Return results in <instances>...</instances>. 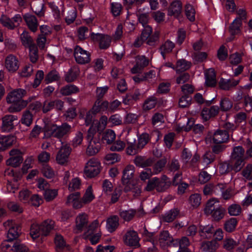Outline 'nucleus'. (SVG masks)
<instances>
[{"label": "nucleus", "mask_w": 252, "mask_h": 252, "mask_svg": "<svg viewBox=\"0 0 252 252\" xmlns=\"http://www.w3.org/2000/svg\"><path fill=\"white\" fill-rule=\"evenodd\" d=\"M26 94L27 91L21 88L15 89L8 93L6 101L12 105L8 108V111L10 113L19 112L35 99V96H32L27 100L22 99Z\"/></svg>", "instance_id": "f257e3e1"}, {"label": "nucleus", "mask_w": 252, "mask_h": 252, "mask_svg": "<svg viewBox=\"0 0 252 252\" xmlns=\"http://www.w3.org/2000/svg\"><path fill=\"white\" fill-rule=\"evenodd\" d=\"M71 127L68 124L64 123L61 126L56 124H46L44 127L45 136L47 137H53L61 139L71 132Z\"/></svg>", "instance_id": "f03ea898"}, {"label": "nucleus", "mask_w": 252, "mask_h": 252, "mask_svg": "<svg viewBox=\"0 0 252 252\" xmlns=\"http://www.w3.org/2000/svg\"><path fill=\"white\" fill-rule=\"evenodd\" d=\"M219 200L217 198H213L209 200L205 208L204 213L207 216L211 215L212 218L216 221L222 219L224 216L225 209L218 203Z\"/></svg>", "instance_id": "7ed1b4c3"}, {"label": "nucleus", "mask_w": 252, "mask_h": 252, "mask_svg": "<svg viewBox=\"0 0 252 252\" xmlns=\"http://www.w3.org/2000/svg\"><path fill=\"white\" fill-rule=\"evenodd\" d=\"M94 135V131L90 128L87 136V139L89 143L87 153L90 156L96 154L100 149V139L98 137L95 136Z\"/></svg>", "instance_id": "20e7f679"}, {"label": "nucleus", "mask_w": 252, "mask_h": 252, "mask_svg": "<svg viewBox=\"0 0 252 252\" xmlns=\"http://www.w3.org/2000/svg\"><path fill=\"white\" fill-rule=\"evenodd\" d=\"M101 164L99 160L94 158L89 159L84 169L85 175L90 178L96 176L100 172Z\"/></svg>", "instance_id": "39448f33"}, {"label": "nucleus", "mask_w": 252, "mask_h": 252, "mask_svg": "<svg viewBox=\"0 0 252 252\" xmlns=\"http://www.w3.org/2000/svg\"><path fill=\"white\" fill-rule=\"evenodd\" d=\"M22 22V18L20 14H16L12 18L5 15H2L0 18L1 25L9 30H13L20 26Z\"/></svg>", "instance_id": "423d86ee"}, {"label": "nucleus", "mask_w": 252, "mask_h": 252, "mask_svg": "<svg viewBox=\"0 0 252 252\" xmlns=\"http://www.w3.org/2000/svg\"><path fill=\"white\" fill-rule=\"evenodd\" d=\"M6 229H8L7 232L8 241H12L18 237L20 231V227L12 220H8L3 223Z\"/></svg>", "instance_id": "0eeeda50"}, {"label": "nucleus", "mask_w": 252, "mask_h": 252, "mask_svg": "<svg viewBox=\"0 0 252 252\" xmlns=\"http://www.w3.org/2000/svg\"><path fill=\"white\" fill-rule=\"evenodd\" d=\"M90 53L81 47L76 46L74 50V56L76 62L81 64L89 63L91 61Z\"/></svg>", "instance_id": "6e6552de"}, {"label": "nucleus", "mask_w": 252, "mask_h": 252, "mask_svg": "<svg viewBox=\"0 0 252 252\" xmlns=\"http://www.w3.org/2000/svg\"><path fill=\"white\" fill-rule=\"evenodd\" d=\"M89 223V217L85 213H79L75 220V227L74 231L75 233H81L85 228H87Z\"/></svg>", "instance_id": "1a4fd4ad"}, {"label": "nucleus", "mask_w": 252, "mask_h": 252, "mask_svg": "<svg viewBox=\"0 0 252 252\" xmlns=\"http://www.w3.org/2000/svg\"><path fill=\"white\" fill-rule=\"evenodd\" d=\"M1 129L3 131L9 132L15 127V123L18 121L17 116L8 114L6 115L1 118Z\"/></svg>", "instance_id": "9d476101"}, {"label": "nucleus", "mask_w": 252, "mask_h": 252, "mask_svg": "<svg viewBox=\"0 0 252 252\" xmlns=\"http://www.w3.org/2000/svg\"><path fill=\"white\" fill-rule=\"evenodd\" d=\"M71 150V148L68 145H63L57 154V162L60 164H63L67 162Z\"/></svg>", "instance_id": "9b49d317"}, {"label": "nucleus", "mask_w": 252, "mask_h": 252, "mask_svg": "<svg viewBox=\"0 0 252 252\" xmlns=\"http://www.w3.org/2000/svg\"><path fill=\"white\" fill-rule=\"evenodd\" d=\"M91 38L95 41L99 42V47L102 49L108 48L110 45L111 39L110 36L101 33H91Z\"/></svg>", "instance_id": "f8f14e48"}, {"label": "nucleus", "mask_w": 252, "mask_h": 252, "mask_svg": "<svg viewBox=\"0 0 252 252\" xmlns=\"http://www.w3.org/2000/svg\"><path fill=\"white\" fill-rule=\"evenodd\" d=\"M155 161V158L153 157L147 158L142 156H136L133 160L136 166L143 168L152 166Z\"/></svg>", "instance_id": "ddd939ff"}, {"label": "nucleus", "mask_w": 252, "mask_h": 252, "mask_svg": "<svg viewBox=\"0 0 252 252\" xmlns=\"http://www.w3.org/2000/svg\"><path fill=\"white\" fill-rule=\"evenodd\" d=\"M5 67L11 72H14L19 67V62L17 58L13 55H8L5 59Z\"/></svg>", "instance_id": "4468645a"}, {"label": "nucleus", "mask_w": 252, "mask_h": 252, "mask_svg": "<svg viewBox=\"0 0 252 252\" xmlns=\"http://www.w3.org/2000/svg\"><path fill=\"white\" fill-rule=\"evenodd\" d=\"M139 239L136 231H127L124 237V242L127 245L138 247L139 246Z\"/></svg>", "instance_id": "2eb2a0df"}, {"label": "nucleus", "mask_w": 252, "mask_h": 252, "mask_svg": "<svg viewBox=\"0 0 252 252\" xmlns=\"http://www.w3.org/2000/svg\"><path fill=\"white\" fill-rule=\"evenodd\" d=\"M135 172V167L132 165H127L124 169L122 181L123 184L125 185L132 182L131 180L133 178Z\"/></svg>", "instance_id": "dca6fc26"}, {"label": "nucleus", "mask_w": 252, "mask_h": 252, "mask_svg": "<svg viewBox=\"0 0 252 252\" xmlns=\"http://www.w3.org/2000/svg\"><path fill=\"white\" fill-rule=\"evenodd\" d=\"M16 138L14 135L2 136L0 137V152L10 147L16 142Z\"/></svg>", "instance_id": "f3484780"}, {"label": "nucleus", "mask_w": 252, "mask_h": 252, "mask_svg": "<svg viewBox=\"0 0 252 252\" xmlns=\"http://www.w3.org/2000/svg\"><path fill=\"white\" fill-rule=\"evenodd\" d=\"M182 11V3L179 0L173 1L168 8V15L178 17Z\"/></svg>", "instance_id": "a211bd4d"}, {"label": "nucleus", "mask_w": 252, "mask_h": 252, "mask_svg": "<svg viewBox=\"0 0 252 252\" xmlns=\"http://www.w3.org/2000/svg\"><path fill=\"white\" fill-rule=\"evenodd\" d=\"M23 18L29 29L32 32H35L38 26V23L36 17L30 14H26Z\"/></svg>", "instance_id": "6ab92c4d"}, {"label": "nucleus", "mask_w": 252, "mask_h": 252, "mask_svg": "<svg viewBox=\"0 0 252 252\" xmlns=\"http://www.w3.org/2000/svg\"><path fill=\"white\" fill-rule=\"evenodd\" d=\"M229 137V134L227 131H223L222 129H218L213 136V142L215 143H221L227 141Z\"/></svg>", "instance_id": "aec40b11"}, {"label": "nucleus", "mask_w": 252, "mask_h": 252, "mask_svg": "<svg viewBox=\"0 0 252 252\" xmlns=\"http://www.w3.org/2000/svg\"><path fill=\"white\" fill-rule=\"evenodd\" d=\"M239 83V80H234V79H225L221 78L219 84L220 87L224 90H228L232 87L237 86Z\"/></svg>", "instance_id": "412c9836"}, {"label": "nucleus", "mask_w": 252, "mask_h": 252, "mask_svg": "<svg viewBox=\"0 0 252 252\" xmlns=\"http://www.w3.org/2000/svg\"><path fill=\"white\" fill-rule=\"evenodd\" d=\"M119 219L117 216L114 215L108 218L106 220V228L110 232L116 230L119 226Z\"/></svg>", "instance_id": "4be33fe9"}, {"label": "nucleus", "mask_w": 252, "mask_h": 252, "mask_svg": "<svg viewBox=\"0 0 252 252\" xmlns=\"http://www.w3.org/2000/svg\"><path fill=\"white\" fill-rule=\"evenodd\" d=\"M149 64V61L144 56L139 57L136 59V63L131 69L132 73H136Z\"/></svg>", "instance_id": "5701e85b"}, {"label": "nucleus", "mask_w": 252, "mask_h": 252, "mask_svg": "<svg viewBox=\"0 0 252 252\" xmlns=\"http://www.w3.org/2000/svg\"><path fill=\"white\" fill-rule=\"evenodd\" d=\"M85 111V110H81L79 114V117L85 120V124L86 126H89L93 123L96 113H94L92 109L86 112V114Z\"/></svg>", "instance_id": "b1692460"}, {"label": "nucleus", "mask_w": 252, "mask_h": 252, "mask_svg": "<svg viewBox=\"0 0 252 252\" xmlns=\"http://www.w3.org/2000/svg\"><path fill=\"white\" fill-rule=\"evenodd\" d=\"M205 83L207 86L214 87L217 84L216 73L213 68H209L205 73Z\"/></svg>", "instance_id": "393cba45"}, {"label": "nucleus", "mask_w": 252, "mask_h": 252, "mask_svg": "<svg viewBox=\"0 0 252 252\" xmlns=\"http://www.w3.org/2000/svg\"><path fill=\"white\" fill-rule=\"evenodd\" d=\"M245 150L242 146H235L233 148L230 159H245Z\"/></svg>", "instance_id": "a878e982"}, {"label": "nucleus", "mask_w": 252, "mask_h": 252, "mask_svg": "<svg viewBox=\"0 0 252 252\" xmlns=\"http://www.w3.org/2000/svg\"><path fill=\"white\" fill-rule=\"evenodd\" d=\"M218 248L215 241H204L201 243L200 249L204 252H215Z\"/></svg>", "instance_id": "bb28decb"}, {"label": "nucleus", "mask_w": 252, "mask_h": 252, "mask_svg": "<svg viewBox=\"0 0 252 252\" xmlns=\"http://www.w3.org/2000/svg\"><path fill=\"white\" fill-rule=\"evenodd\" d=\"M108 108V102L100 99H97L92 109L94 113H98L100 111H104Z\"/></svg>", "instance_id": "cd10ccee"}, {"label": "nucleus", "mask_w": 252, "mask_h": 252, "mask_svg": "<svg viewBox=\"0 0 252 252\" xmlns=\"http://www.w3.org/2000/svg\"><path fill=\"white\" fill-rule=\"evenodd\" d=\"M174 47V43L170 40H167L162 43L159 48V51L163 58L165 59L166 54L171 52Z\"/></svg>", "instance_id": "c85d7f7f"}, {"label": "nucleus", "mask_w": 252, "mask_h": 252, "mask_svg": "<svg viewBox=\"0 0 252 252\" xmlns=\"http://www.w3.org/2000/svg\"><path fill=\"white\" fill-rule=\"evenodd\" d=\"M172 240V236H171L167 231H163L161 232L158 237V242L160 247L165 248L167 247V245Z\"/></svg>", "instance_id": "c756f323"}, {"label": "nucleus", "mask_w": 252, "mask_h": 252, "mask_svg": "<svg viewBox=\"0 0 252 252\" xmlns=\"http://www.w3.org/2000/svg\"><path fill=\"white\" fill-rule=\"evenodd\" d=\"M55 222L51 220H47L40 225L42 235L46 236L54 228Z\"/></svg>", "instance_id": "7c9ffc66"}, {"label": "nucleus", "mask_w": 252, "mask_h": 252, "mask_svg": "<svg viewBox=\"0 0 252 252\" xmlns=\"http://www.w3.org/2000/svg\"><path fill=\"white\" fill-rule=\"evenodd\" d=\"M20 38L22 43V44L29 48L32 46H36L34 43L32 37L30 35L28 32L24 31L21 34Z\"/></svg>", "instance_id": "2f4dec72"}, {"label": "nucleus", "mask_w": 252, "mask_h": 252, "mask_svg": "<svg viewBox=\"0 0 252 252\" xmlns=\"http://www.w3.org/2000/svg\"><path fill=\"white\" fill-rule=\"evenodd\" d=\"M180 211L177 208L171 209L166 213L163 217V220L167 222L173 221L179 215Z\"/></svg>", "instance_id": "473e14b6"}, {"label": "nucleus", "mask_w": 252, "mask_h": 252, "mask_svg": "<svg viewBox=\"0 0 252 252\" xmlns=\"http://www.w3.org/2000/svg\"><path fill=\"white\" fill-rule=\"evenodd\" d=\"M79 73V69L77 67L73 66L66 73L65 79L68 82H71L76 79Z\"/></svg>", "instance_id": "72a5a7b5"}, {"label": "nucleus", "mask_w": 252, "mask_h": 252, "mask_svg": "<svg viewBox=\"0 0 252 252\" xmlns=\"http://www.w3.org/2000/svg\"><path fill=\"white\" fill-rule=\"evenodd\" d=\"M158 103V99L154 96L147 98L143 104V109L145 111L150 110L155 107Z\"/></svg>", "instance_id": "f704fd0d"}, {"label": "nucleus", "mask_w": 252, "mask_h": 252, "mask_svg": "<svg viewBox=\"0 0 252 252\" xmlns=\"http://www.w3.org/2000/svg\"><path fill=\"white\" fill-rule=\"evenodd\" d=\"M214 231L212 225H208L201 227L199 233L201 237L209 239L212 236Z\"/></svg>", "instance_id": "c9c22d12"}, {"label": "nucleus", "mask_w": 252, "mask_h": 252, "mask_svg": "<svg viewBox=\"0 0 252 252\" xmlns=\"http://www.w3.org/2000/svg\"><path fill=\"white\" fill-rule=\"evenodd\" d=\"M166 158H162L158 160L156 163L153 164L152 173L154 175L158 174L163 170L166 164Z\"/></svg>", "instance_id": "e433bc0d"}, {"label": "nucleus", "mask_w": 252, "mask_h": 252, "mask_svg": "<svg viewBox=\"0 0 252 252\" xmlns=\"http://www.w3.org/2000/svg\"><path fill=\"white\" fill-rule=\"evenodd\" d=\"M124 191L126 192L131 191L134 195L138 196L141 193V188L137 184L132 182L125 185Z\"/></svg>", "instance_id": "4c0bfd02"}, {"label": "nucleus", "mask_w": 252, "mask_h": 252, "mask_svg": "<svg viewBox=\"0 0 252 252\" xmlns=\"http://www.w3.org/2000/svg\"><path fill=\"white\" fill-rule=\"evenodd\" d=\"M150 140V138L149 134L143 133L138 137L137 141L136 142V143L138 147L142 150Z\"/></svg>", "instance_id": "58836bf2"}, {"label": "nucleus", "mask_w": 252, "mask_h": 252, "mask_svg": "<svg viewBox=\"0 0 252 252\" xmlns=\"http://www.w3.org/2000/svg\"><path fill=\"white\" fill-rule=\"evenodd\" d=\"M33 11L38 16L42 17L44 15V4L42 2H35L31 5Z\"/></svg>", "instance_id": "ea45409f"}, {"label": "nucleus", "mask_w": 252, "mask_h": 252, "mask_svg": "<svg viewBox=\"0 0 252 252\" xmlns=\"http://www.w3.org/2000/svg\"><path fill=\"white\" fill-rule=\"evenodd\" d=\"M242 22L235 19L229 27V32L230 34L234 36L240 32V27L242 26Z\"/></svg>", "instance_id": "a19ab883"}, {"label": "nucleus", "mask_w": 252, "mask_h": 252, "mask_svg": "<svg viewBox=\"0 0 252 252\" xmlns=\"http://www.w3.org/2000/svg\"><path fill=\"white\" fill-rule=\"evenodd\" d=\"M79 92V89L75 85H68L61 89V93L63 95H69L72 94Z\"/></svg>", "instance_id": "79ce46f5"}, {"label": "nucleus", "mask_w": 252, "mask_h": 252, "mask_svg": "<svg viewBox=\"0 0 252 252\" xmlns=\"http://www.w3.org/2000/svg\"><path fill=\"white\" fill-rule=\"evenodd\" d=\"M191 63L184 59L180 60L177 61L175 69L176 71H183L189 68Z\"/></svg>", "instance_id": "37998d69"}, {"label": "nucleus", "mask_w": 252, "mask_h": 252, "mask_svg": "<svg viewBox=\"0 0 252 252\" xmlns=\"http://www.w3.org/2000/svg\"><path fill=\"white\" fill-rule=\"evenodd\" d=\"M33 116L29 110L25 111L21 120V123L27 126H29L32 123Z\"/></svg>", "instance_id": "c03bdc74"}, {"label": "nucleus", "mask_w": 252, "mask_h": 252, "mask_svg": "<svg viewBox=\"0 0 252 252\" xmlns=\"http://www.w3.org/2000/svg\"><path fill=\"white\" fill-rule=\"evenodd\" d=\"M94 198V195L93 193L92 188L91 186H89L86 189L82 199L83 200V202L85 203V204H87L92 202Z\"/></svg>", "instance_id": "a18cd8bd"}, {"label": "nucleus", "mask_w": 252, "mask_h": 252, "mask_svg": "<svg viewBox=\"0 0 252 252\" xmlns=\"http://www.w3.org/2000/svg\"><path fill=\"white\" fill-rule=\"evenodd\" d=\"M245 159H230L232 164L231 167L232 170L235 172L240 171L244 167Z\"/></svg>", "instance_id": "49530a36"}, {"label": "nucleus", "mask_w": 252, "mask_h": 252, "mask_svg": "<svg viewBox=\"0 0 252 252\" xmlns=\"http://www.w3.org/2000/svg\"><path fill=\"white\" fill-rule=\"evenodd\" d=\"M30 235L33 239H35L40 235H42L41 226L36 223L32 224L30 229Z\"/></svg>", "instance_id": "de8ad7c7"}, {"label": "nucleus", "mask_w": 252, "mask_h": 252, "mask_svg": "<svg viewBox=\"0 0 252 252\" xmlns=\"http://www.w3.org/2000/svg\"><path fill=\"white\" fill-rule=\"evenodd\" d=\"M116 134L114 131L111 129H107L103 135L102 139L106 141V143L111 144L115 139Z\"/></svg>", "instance_id": "09e8293b"}, {"label": "nucleus", "mask_w": 252, "mask_h": 252, "mask_svg": "<svg viewBox=\"0 0 252 252\" xmlns=\"http://www.w3.org/2000/svg\"><path fill=\"white\" fill-rule=\"evenodd\" d=\"M201 200V196L199 193L192 194L189 198V203L194 208H197L200 205Z\"/></svg>", "instance_id": "8fccbe9b"}, {"label": "nucleus", "mask_w": 252, "mask_h": 252, "mask_svg": "<svg viewBox=\"0 0 252 252\" xmlns=\"http://www.w3.org/2000/svg\"><path fill=\"white\" fill-rule=\"evenodd\" d=\"M23 158L22 156L18 157H12L6 160V164L12 167H17L23 162Z\"/></svg>", "instance_id": "3c124183"}, {"label": "nucleus", "mask_w": 252, "mask_h": 252, "mask_svg": "<svg viewBox=\"0 0 252 252\" xmlns=\"http://www.w3.org/2000/svg\"><path fill=\"white\" fill-rule=\"evenodd\" d=\"M121 157L116 153H110L106 155L105 157V160L106 164H112L119 161Z\"/></svg>", "instance_id": "603ef678"}, {"label": "nucleus", "mask_w": 252, "mask_h": 252, "mask_svg": "<svg viewBox=\"0 0 252 252\" xmlns=\"http://www.w3.org/2000/svg\"><path fill=\"white\" fill-rule=\"evenodd\" d=\"M60 76L58 72L55 70H53L46 75L44 81L46 84H48L53 81L58 80Z\"/></svg>", "instance_id": "864d4df0"}, {"label": "nucleus", "mask_w": 252, "mask_h": 252, "mask_svg": "<svg viewBox=\"0 0 252 252\" xmlns=\"http://www.w3.org/2000/svg\"><path fill=\"white\" fill-rule=\"evenodd\" d=\"M141 149L138 147L136 142L130 143L126 149V153L128 155H135L141 152Z\"/></svg>", "instance_id": "5fc2aeb1"}, {"label": "nucleus", "mask_w": 252, "mask_h": 252, "mask_svg": "<svg viewBox=\"0 0 252 252\" xmlns=\"http://www.w3.org/2000/svg\"><path fill=\"white\" fill-rule=\"evenodd\" d=\"M186 15L190 21L195 20V11L193 6L190 4H187L185 7Z\"/></svg>", "instance_id": "6e6d98bb"}, {"label": "nucleus", "mask_w": 252, "mask_h": 252, "mask_svg": "<svg viewBox=\"0 0 252 252\" xmlns=\"http://www.w3.org/2000/svg\"><path fill=\"white\" fill-rule=\"evenodd\" d=\"M180 167V164L179 160L175 158H172L167 164V168L171 172H175L178 171Z\"/></svg>", "instance_id": "4d7b16f0"}, {"label": "nucleus", "mask_w": 252, "mask_h": 252, "mask_svg": "<svg viewBox=\"0 0 252 252\" xmlns=\"http://www.w3.org/2000/svg\"><path fill=\"white\" fill-rule=\"evenodd\" d=\"M164 122V116L161 113H156L152 116V124L153 126H159Z\"/></svg>", "instance_id": "13d9d810"}, {"label": "nucleus", "mask_w": 252, "mask_h": 252, "mask_svg": "<svg viewBox=\"0 0 252 252\" xmlns=\"http://www.w3.org/2000/svg\"><path fill=\"white\" fill-rule=\"evenodd\" d=\"M81 186V181L78 178H75L72 179L68 185V190L70 192L79 189Z\"/></svg>", "instance_id": "bf43d9fd"}, {"label": "nucleus", "mask_w": 252, "mask_h": 252, "mask_svg": "<svg viewBox=\"0 0 252 252\" xmlns=\"http://www.w3.org/2000/svg\"><path fill=\"white\" fill-rule=\"evenodd\" d=\"M237 223V220L236 218H231L225 222L224 228L227 232H232L235 229Z\"/></svg>", "instance_id": "052dcab7"}, {"label": "nucleus", "mask_w": 252, "mask_h": 252, "mask_svg": "<svg viewBox=\"0 0 252 252\" xmlns=\"http://www.w3.org/2000/svg\"><path fill=\"white\" fill-rule=\"evenodd\" d=\"M232 102L227 98H224L220 102V109L222 111H227L232 108Z\"/></svg>", "instance_id": "680f3d73"}, {"label": "nucleus", "mask_w": 252, "mask_h": 252, "mask_svg": "<svg viewBox=\"0 0 252 252\" xmlns=\"http://www.w3.org/2000/svg\"><path fill=\"white\" fill-rule=\"evenodd\" d=\"M135 214V211L133 210L122 211L120 213L121 217L126 221H129L131 220Z\"/></svg>", "instance_id": "e2e57ef3"}, {"label": "nucleus", "mask_w": 252, "mask_h": 252, "mask_svg": "<svg viewBox=\"0 0 252 252\" xmlns=\"http://www.w3.org/2000/svg\"><path fill=\"white\" fill-rule=\"evenodd\" d=\"M231 170V165L229 161H224L219 164V172L221 174L228 173Z\"/></svg>", "instance_id": "0e129e2a"}, {"label": "nucleus", "mask_w": 252, "mask_h": 252, "mask_svg": "<svg viewBox=\"0 0 252 252\" xmlns=\"http://www.w3.org/2000/svg\"><path fill=\"white\" fill-rule=\"evenodd\" d=\"M30 59L31 62L35 63L38 59V49L36 46H32L29 48Z\"/></svg>", "instance_id": "69168bd1"}, {"label": "nucleus", "mask_w": 252, "mask_h": 252, "mask_svg": "<svg viewBox=\"0 0 252 252\" xmlns=\"http://www.w3.org/2000/svg\"><path fill=\"white\" fill-rule=\"evenodd\" d=\"M140 94L138 92L126 94V98L124 99V103L127 104L131 101H136L139 98Z\"/></svg>", "instance_id": "338daca9"}, {"label": "nucleus", "mask_w": 252, "mask_h": 252, "mask_svg": "<svg viewBox=\"0 0 252 252\" xmlns=\"http://www.w3.org/2000/svg\"><path fill=\"white\" fill-rule=\"evenodd\" d=\"M191 97L185 94L182 96L179 100V105L180 107L185 108L188 107L191 104Z\"/></svg>", "instance_id": "774afa93"}]
</instances>
